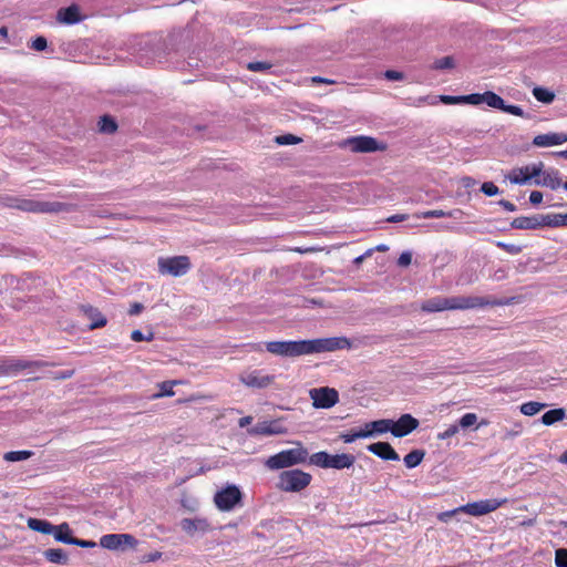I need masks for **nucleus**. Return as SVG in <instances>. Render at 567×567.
<instances>
[{
  "instance_id": "1",
  "label": "nucleus",
  "mask_w": 567,
  "mask_h": 567,
  "mask_svg": "<svg viewBox=\"0 0 567 567\" xmlns=\"http://www.w3.org/2000/svg\"><path fill=\"white\" fill-rule=\"evenodd\" d=\"M495 305H499V302L483 297L456 296L446 298L437 296L422 302L421 309L425 312H439L444 310H467Z\"/></svg>"
},
{
  "instance_id": "2",
  "label": "nucleus",
  "mask_w": 567,
  "mask_h": 567,
  "mask_svg": "<svg viewBox=\"0 0 567 567\" xmlns=\"http://www.w3.org/2000/svg\"><path fill=\"white\" fill-rule=\"evenodd\" d=\"M293 447L282 450L265 461V466L271 471L282 470L308 462L309 451L301 442H292Z\"/></svg>"
},
{
  "instance_id": "3",
  "label": "nucleus",
  "mask_w": 567,
  "mask_h": 567,
  "mask_svg": "<svg viewBox=\"0 0 567 567\" xmlns=\"http://www.w3.org/2000/svg\"><path fill=\"white\" fill-rule=\"evenodd\" d=\"M312 476L301 470L284 471L278 476L277 487L282 492L298 493L308 487Z\"/></svg>"
},
{
  "instance_id": "4",
  "label": "nucleus",
  "mask_w": 567,
  "mask_h": 567,
  "mask_svg": "<svg viewBox=\"0 0 567 567\" xmlns=\"http://www.w3.org/2000/svg\"><path fill=\"white\" fill-rule=\"evenodd\" d=\"M351 342L346 337H329L306 340V352L307 355L313 353L332 352L342 349H349Z\"/></svg>"
},
{
  "instance_id": "5",
  "label": "nucleus",
  "mask_w": 567,
  "mask_h": 567,
  "mask_svg": "<svg viewBox=\"0 0 567 567\" xmlns=\"http://www.w3.org/2000/svg\"><path fill=\"white\" fill-rule=\"evenodd\" d=\"M7 205L29 213H58L63 208V204L58 202H44L18 197L10 198Z\"/></svg>"
},
{
  "instance_id": "6",
  "label": "nucleus",
  "mask_w": 567,
  "mask_h": 567,
  "mask_svg": "<svg viewBox=\"0 0 567 567\" xmlns=\"http://www.w3.org/2000/svg\"><path fill=\"white\" fill-rule=\"evenodd\" d=\"M545 167L543 162L533 163L522 167L513 168L506 178L516 185H530L534 179L540 177L543 168Z\"/></svg>"
},
{
  "instance_id": "7",
  "label": "nucleus",
  "mask_w": 567,
  "mask_h": 567,
  "mask_svg": "<svg viewBox=\"0 0 567 567\" xmlns=\"http://www.w3.org/2000/svg\"><path fill=\"white\" fill-rule=\"evenodd\" d=\"M268 352L279 357L307 355L306 340L270 341L266 343Z\"/></svg>"
},
{
  "instance_id": "8",
  "label": "nucleus",
  "mask_w": 567,
  "mask_h": 567,
  "mask_svg": "<svg viewBox=\"0 0 567 567\" xmlns=\"http://www.w3.org/2000/svg\"><path fill=\"white\" fill-rule=\"evenodd\" d=\"M190 269V260L187 256H175L158 259V271L162 275L182 277Z\"/></svg>"
},
{
  "instance_id": "9",
  "label": "nucleus",
  "mask_w": 567,
  "mask_h": 567,
  "mask_svg": "<svg viewBox=\"0 0 567 567\" xmlns=\"http://www.w3.org/2000/svg\"><path fill=\"white\" fill-rule=\"evenodd\" d=\"M241 496V492L236 485H227L215 494L214 503L219 511L229 512L240 503Z\"/></svg>"
},
{
  "instance_id": "10",
  "label": "nucleus",
  "mask_w": 567,
  "mask_h": 567,
  "mask_svg": "<svg viewBox=\"0 0 567 567\" xmlns=\"http://www.w3.org/2000/svg\"><path fill=\"white\" fill-rule=\"evenodd\" d=\"M507 502L506 498L497 499V498H489V499H482L473 503H467L465 505L460 506V509H462V513L468 514L471 516H483L486 514H489L497 508H499L502 505H504Z\"/></svg>"
},
{
  "instance_id": "11",
  "label": "nucleus",
  "mask_w": 567,
  "mask_h": 567,
  "mask_svg": "<svg viewBox=\"0 0 567 567\" xmlns=\"http://www.w3.org/2000/svg\"><path fill=\"white\" fill-rule=\"evenodd\" d=\"M287 432L288 430L282 424L281 419L259 421L252 427L248 429V434L252 436L281 435Z\"/></svg>"
},
{
  "instance_id": "12",
  "label": "nucleus",
  "mask_w": 567,
  "mask_h": 567,
  "mask_svg": "<svg viewBox=\"0 0 567 567\" xmlns=\"http://www.w3.org/2000/svg\"><path fill=\"white\" fill-rule=\"evenodd\" d=\"M100 545L110 550H123L126 547H135L137 540L131 534H106L100 538Z\"/></svg>"
},
{
  "instance_id": "13",
  "label": "nucleus",
  "mask_w": 567,
  "mask_h": 567,
  "mask_svg": "<svg viewBox=\"0 0 567 567\" xmlns=\"http://www.w3.org/2000/svg\"><path fill=\"white\" fill-rule=\"evenodd\" d=\"M344 146L355 153H372L384 148L374 137L371 136H353L344 141Z\"/></svg>"
},
{
  "instance_id": "14",
  "label": "nucleus",
  "mask_w": 567,
  "mask_h": 567,
  "mask_svg": "<svg viewBox=\"0 0 567 567\" xmlns=\"http://www.w3.org/2000/svg\"><path fill=\"white\" fill-rule=\"evenodd\" d=\"M310 398L315 408L330 409L338 402L339 394L337 390L326 386L310 390Z\"/></svg>"
},
{
  "instance_id": "15",
  "label": "nucleus",
  "mask_w": 567,
  "mask_h": 567,
  "mask_svg": "<svg viewBox=\"0 0 567 567\" xmlns=\"http://www.w3.org/2000/svg\"><path fill=\"white\" fill-rule=\"evenodd\" d=\"M179 526L190 537L203 536L212 530L210 523L204 517L183 518Z\"/></svg>"
},
{
  "instance_id": "16",
  "label": "nucleus",
  "mask_w": 567,
  "mask_h": 567,
  "mask_svg": "<svg viewBox=\"0 0 567 567\" xmlns=\"http://www.w3.org/2000/svg\"><path fill=\"white\" fill-rule=\"evenodd\" d=\"M239 380L241 383L249 388L265 389L274 382L275 377L266 374L260 370H254L250 372L243 373L239 377Z\"/></svg>"
},
{
  "instance_id": "17",
  "label": "nucleus",
  "mask_w": 567,
  "mask_h": 567,
  "mask_svg": "<svg viewBox=\"0 0 567 567\" xmlns=\"http://www.w3.org/2000/svg\"><path fill=\"white\" fill-rule=\"evenodd\" d=\"M390 426L389 431L395 436V437H403L408 434H410L412 431H414L419 426V421L413 417L411 414H403L398 421L390 420Z\"/></svg>"
},
{
  "instance_id": "18",
  "label": "nucleus",
  "mask_w": 567,
  "mask_h": 567,
  "mask_svg": "<svg viewBox=\"0 0 567 567\" xmlns=\"http://www.w3.org/2000/svg\"><path fill=\"white\" fill-rule=\"evenodd\" d=\"M368 451L385 461H399L400 456L388 442H378L368 445Z\"/></svg>"
},
{
  "instance_id": "19",
  "label": "nucleus",
  "mask_w": 567,
  "mask_h": 567,
  "mask_svg": "<svg viewBox=\"0 0 567 567\" xmlns=\"http://www.w3.org/2000/svg\"><path fill=\"white\" fill-rule=\"evenodd\" d=\"M567 142L566 133H547L534 137L533 144L537 147H549Z\"/></svg>"
},
{
  "instance_id": "20",
  "label": "nucleus",
  "mask_w": 567,
  "mask_h": 567,
  "mask_svg": "<svg viewBox=\"0 0 567 567\" xmlns=\"http://www.w3.org/2000/svg\"><path fill=\"white\" fill-rule=\"evenodd\" d=\"M534 185L549 187L550 189H557L561 185V179L559 177V173L556 169H545L543 168V173L540 177H537L533 182Z\"/></svg>"
},
{
  "instance_id": "21",
  "label": "nucleus",
  "mask_w": 567,
  "mask_h": 567,
  "mask_svg": "<svg viewBox=\"0 0 567 567\" xmlns=\"http://www.w3.org/2000/svg\"><path fill=\"white\" fill-rule=\"evenodd\" d=\"M56 19L60 23L64 24H74L82 20L80 9L76 4L60 9Z\"/></svg>"
},
{
  "instance_id": "22",
  "label": "nucleus",
  "mask_w": 567,
  "mask_h": 567,
  "mask_svg": "<svg viewBox=\"0 0 567 567\" xmlns=\"http://www.w3.org/2000/svg\"><path fill=\"white\" fill-rule=\"evenodd\" d=\"M511 226L515 229H537L543 227V220H540V216H520L515 218Z\"/></svg>"
},
{
  "instance_id": "23",
  "label": "nucleus",
  "mask_w": 567,
  "mask_h": 567,
  "mask_svg": "<svg viewBox=\"0 0 567 567\" xmlns=\"http://www.w3.org/2000/svg\"><path fill=\"white\" fill-rule=\"evenodd\" d=\"M82 311L91 320L90 330L102 328L106 324V318L92 306H82Z\"/></svg>"
},
{
  "instance_id": "24",
  "label": "nucleus",
  "mask_w": 567,
  "mask_h": 567,
  "mask_svg": "<svg viewBox=\"0 0 567 567\" xmlns=\"http://www.w3.org/2000/svg\"><path fill=\"white\" fill-rule=\"evenodd\" d=\"M463 214L464 213L461 209H458V208L452 209V210H449V212H445L443 209H432V210H426V212H422L420 214H416V217L417 218H443V217H449V218L460 219V218H462Z\"/></svg>"
},
{
  "instance_id": "25",
  "label": "nucleus",
  "mask_w": 567,
  "mask_h": 567,
  "mask_svg": "<svg viewBox=\"0 0 567 567\" xmlns=\"http://www.w3.org/2000/svg\"><path fill=\"white\" fill-rule=\"evenodd\" d=\"M390 426V420H378L373 422H369L364 424V427L362 429V433H368L365 437L373 436L375 434H383L389 432Z\"/></svg>"
},
{
  "instance_id": "26",
  "label": "nucleus",
  "mask_w": 567,
  "mask_h": 567,
  "mask_svg": "<svg viewBox=\"0 0 567 567\" xmlns=\"http://www.w3.org/2000/svg\"><path fill=\"white\" fill-rule=\"evenodd\" d=\"M354 456L351 454H336L329 457V468L343 470L349 468L354 464Z\"/></svg>"
},
{
  "instance_id": "27",
  "label": "nucleus",
  "mask_w": 567,
  "mask_h": 567,
  "mask_svg": "<svg viewBox=\"0 0 567 567\" xmlns=\"http://www.w3.org/2000/svg\"><path fill=\"white\" fill-rule=\"evenodd\" d=\"M54 532H51L54 539L59 543L72 545L74 537L72 536V530L68 523H62L60 525H54Z\"/></svg>"
},
{
  "instance_id": "28",
  "label": "nucleus",
  "mask_w": 567,
  "mask_h": 567,
  "mask_svg": "<svg viewBox=\"0 0 567 567\" xmlns=\"http://www.w3.org/2000/svg\"><path fill=\"white\" fill-rule=\"evenodd\" d=\"M27 525L30 529L44 535H51V532L55 529L54 525L50 522L32 517L27 520Z\"/></svg>"
},
{
  "instance_id": "29",
  "label": "nucleus",
  "mask_w": 567,
  "mask_h": 567,
  "mask_svg": "<svg viewBox=\"0 0 567 567\" xmlns=\"http://www.w3.org/2000/svg\"><path fill=\"white\" fill-rule=\"evenodd\" d=\"M566 417V411L563 408L553 409L545 412L542 416V423L544 425H553L556 422L563 421Z\"/></svg>"
},
{
  "instance_id": "30",
  "label": "nucleus",
  "mask_w": 567,
  "mask_h": 567,
  "mask_svg": "<svg viewBox=\"0 0 567 567\" xmlns=\"http://www.w3.org/2000/svg\"><path fill=\"white\" fill-rule=\"evenodd\" d=\"M43 556L53 564L65 565L69 560L66 553L61 548L47 549Z\"/></svg>"
},
{
  "instance_id": "31",
  "label": "nucleus",
  "mask_w": 567,
  "mask_h": 567,
  "mask_svg": "<svg viewBox=\"0 0 567 567\" xmlns=\"http://www.w3.org/2000/svg\"><path fill=\"white\" fill-rule=\"evenodd\" d=\"M540 220H543V226H567V214L540 216Z\"/></svg>"
},
{
  "instance_id": "32",
  "label": "nucleus",
  "mask_w": 567,
  "mask_h": 567,
  "mask_svg": "<svg viewBox=\"0 0 567 567\" xmlns=\"http://www.w3.org/2000/svg\"><path fill=\"white\" fill-rule=\"evenodd\" d=\"M533 95L537 101L545 104H550L555 100V93L542 86L534 87Z\"/></svg>"
},
{
  "instance_id": "33",
  "label": "nucleus",
  "mask_w": 567,
  "mask_h": 567,
  "mask_svg": "<svg viewBox=\"0 0 567 567\" xmlns=\"http://www.w3.org/2000/svg\"><path fill=\"white\" fill-rule=\"evenodd\" d=\"M545 408H546L545 403L529 401V402L523 403L520 405L519 410L524 415L533 416V415L537 414L538 412H540L542 410H544Z\"/></svg>"
},
{
  "instance_id": "34",
  "label": "nucleus",
  "mask_w": 567,
  "mask_h": 567,
  "mask_svg": "<svg viewBox=\"0 0 567 567\" xmlns=\"http://www.w3.org/2000/svg\"><path fill=\"white\" fill-rule=\"evenodd\" d=\"M423 457H424L423 451L414 450V451L408 453L404 456L403 461L408 468H414L422 462Z\"/></svg>"
},
{
  "instance_id": "35",
  "label": "nucleus",
  "mask_w": 567,
  "mask_h": 567,
  "mask_svg": "<svg viewBox=\"0 0 567 567\" xmlns=\"http://www.w3.org/2000/svg\"><path fill=\"white\" fill-rule=\"evenodd\" d=\"M329 457L330 454L327 452H317L312 455H309L308 461L310 464L319 466L321 468H329Z\"/></svg>"
},
{
  "instance_id": "36",
  "label": "nucleus",
  "mask_w": 567,
  "mask_h": 567,
  "mask_svg": "<svg viewBox=\"0 0 567 567\" xmlns=\"http://www.w3.org/2000/svg\"><path fill=\"white\" fill-rule=\"evenodd\" d=\"M483 103L487 104L489 107L501 110L504 107V100L492 91L484 92Z\"/></svg>"
},
{
  "instance_id": "37",
  "label": "nucleus",
  "mask_w": 567,
  "mask_h": 567,
  "mask_svg": "<svg viewBox=\"0 0 567 567\" xmlns=\"http://www.w3.org/2000/svg\"><path fill=\"white\" fill-rule=\"evenodd\" d=\"M182 383L181 381H165L159 383L161 391L153 395L154 399L163 398V396H173L175 392L173 391V386Z\"/></svg>"
},
{
  "instance_id": "38",
  "label": "nucleus",
  "mask_w": 567,
  "mask_h": 567,
  "mask_svg": "<svg viewBox=\"0 0 567 567\" xmlns=\"http://www.w3.org/2000/svg\"><path fill=\"white\" fill-rule=\"evenodd\" d=\"M100 131L103 133H113L116 131L117 125L113 117L104 115L99 122Z\"/></svg>"
},
{
  "instance_id": "39",
  "label": "nucleus",
  "mask_w": 567,
  "mask_h": 567,
  "mask_svg": "<svg viewBox=\"0 0 567 567\" xmlns=\"http://www.w3.org/2000/svg\"><path fill=\"white\" fill-rule=\"evenodd\" d=\"M33 453L31 451H11L7 452L3 458L8 462H20L31 457Z\"/></svg>"
},
{
  "instance_id": "40",
  "label": "nucleus",
  "mask_w": 567,
  "mask_h": 567,
  "mask_svg": "<svg viewBox=\"0 0 567 567\" xmlns=\"http://www.w3.org/2000/svg\"><path fill=\"white\" fill-rule=\"evenodd\" d=\"M272 68V64L266 61H254L247 64V69L252 72H267Z\"/></svg>"
},
{
  "instance_id": "41",
  "label": "nucleus",
  "mask_w": 567,
  "mask_h": 567,
  "mask_svg": "<svg viewBox=\"0 0 567 567\" xmlns=\"http://www.w3.org/2000/svg\"><path fill=\"white\" fill-rule=\"evenodd\" d=\"M299 142H301V138L292 134H285L276 137V143L279 145H293Z\"/></svg>"
},
{
  "instance_id": "42",
  "label": "nucleus",
  "mask_w": 567,
  "mask_h": 567,
  "mask_svg": "<svg viewBox=\"0 0 567 567\" xmlns=\"http://www.w3.org/2000/svg\"><path fill=\"white\" fill-rule=\"evenodd\" d=\"M477 422V415L475 413L464 414L458 422V427L467 429Z\"/></svg>"
},
{
  "instance_id": "43",
  "label": "nucleus",
  "mask_w": 567,
  "mask_h": 567,
  "mask_svg": "<svg viewBox=\"0 0 567 567\" xmlns=\"http://www.w3.org/2000/svg\"><path fill=\"white\" fill-rule=\"evenodd\" d=\"M454 66V60L452 56H444L434 62L433 68L436 70L452 69Z\"/></svg>"
},
{
  "instance_id": "44",
  "label": "nucleus",
  "mask_w": 567,
  "mask_h": 567,
  "mask_svg": "<svg viewBox=\"0 0 567 567\" xmlns=\"http://www.w3.org/2000/svg\"><path fill=\"white\" fill-rule=\"evenodd\" d=\"M555 564L557 567H567V549L559 548L556 550Z\"/></svg>"
},
{
  "instance_id": "45",
  "label": "nucleus",
  "mask_w": 567,
  "mask_h": 567,
  "mask_svg": "<svg viewBox=\"0 0 567 567\" xmlns=\"http://www.w3.org/2000/svg\"><path fill=\"white\" fill-rule=\"evenodd\" d=\"M368 433H362V429L359 431H353L350 433H346L341 435V439L344 443H352L358 439H364Z\"/></svg>"
},
{
  "instance_id": "46",
  "label": "nucleus",
  "mask_w": 567,
  "mask_h": 567,
  "mask_svg": "<svg viewBox=\"0 0 567 567\" xmlns=\"http://www.w3.org/2000/svg\"><path fill=\"white\" fill-rule=\"evenodd\" d=\"M483 97H484V93H482V94L473 93V94L462 96V102L468 103L472 105H478V104L483 103Z\"/></svg>"
},
{
  "instance_id": "47",
  "label": "nucleus",
  "mask_w": 567,
  "mask_h": 567,
  "mask_svg": "<svg viewBox=\"0 0 567 567\" xmlns=\"http://www.w3.org/2000/svg\"><path fill=\"white\" fill-rule=\"evenodd\" d=\"M481 190L486 195V196H495L499 193V189L498 187L492 183V182H485L482 184V187H481Z\"/></svg>"
},
{
  "instance_id": "48",
  "label": "nucleus",
  "mask_w": 567,
  "mask_h": 567,
  "mask_svg": "<svg viewBox=\"0 0 567 567\" xmlns=\"http://www.w3.org/2000/svg\"><path fill=\"white\" fill-rule=\"evenodd\" d=\"M496 246L502 248L503 250L512 254V255H517L522 251V248L517 245H514V244H506V243H503V241H497L496 243Z\"/></svg>"
},
{
  "instance_id": "49",
  "label": "nucleus",
  "mask_w": 567,
  "mask_h": 567,
  "mask_svg": "<svg viewBox=\"0 0 567 567\" xmlns=\"http://www.w3.org/2000/svg\"><path fill=\"white\" fill-rule=\"evenodd\" d=\"M458 433V425L452 424L444 432L437 434L439 440H446Z\"/></svg>"
},
{
  "instance_id": "50",
  "label": "nucleus",
  "mask_w": 567,
  "mask_h": 567,
  "mask_svg": "<svg viewBox=\"0 0 567 567\" xmlns=\"http://www.w3.org/2000/svg\"><path fill=\"white\" fill-rule=\"evenodd\" d=\"M48 45V41L44 37H38L35 38L30 47L31 49L35 50V51H43Z\"/></svg>"
},
{
  "instance_id": "51",
  "label": "nucleus",
  "mask_w": 567,
  "mask_h": 567,
  "mask_svg": "<svg viewBox=\"0 0 567 567\" xmlns=\"http://www.w3.org/2000/svg\"><path fill=\"white\" fill-rule=\"evenodd\" d=\"M457 513H462V509L460 507L454 508L452 511L442 512L437 515V519L442 523H447L451 517L456 515Z\"/></svg>"
},
{
  "instance_id": "52",
  "label": "nucleus",
  "mask_w": 567,
  "mask_h": 567,
  "mask_svg": "<svg viewBox=\"0 0 567 567\" xmlns=\"http://www.w3.org/2000/svg\"><path fill=\"white\" fill-rule=\"evenodd\" d=\"M501 110L504 111L505 113L513 114V115H516V116H523L524 115L523 109L517 106V105H506L504 103V107H502Z\"/></svg>"
},
{
  "instance_id": "53",
  "label": "nucleus",
  "mask_w": 567,
  "mask_h": 567,
  "mask_svg": "<svg viewBox=\"0 0 567 567\" xmlns=\"http://www.w3.org/2000/svg\"><path fill=\"white\" fill-rule=\"evenodd\" d=\"M153 337H154V334H153L152 332H151L147 337H145V336L143 334V332H142V331H140V330H134V331L131 333V339H132L133 341H135V342L144 341V340H146V341H151V340H153Z\"/></svg>"
},
{
  "instance_id": "54",
  "label": "nucleus",
  "mask_w": 567,
  "mask_h": 567,
  "mask_svg": "<svg viewBox=\"0 0 567 567\" xmlns=\"http://www.w3.org/2000/svg\"><path fill=\"white\" fill-rule=\"evenodd\" d=\"M384 76H385V79H388L390 81H401L404 79V74L402 72L394 71V70L385 71Z\"/></svg>"
},
{
  "instance_id": "55",
  "label": "nucleus",
  "mask_w": 567,
  "mask_h": 567,
  "mask_svg": "<svg viewBox=\"0 0 567 567\" xmlns=\"http://www.w3.org/2000/svg\"><path fill=\"white\" fill-rule=\"evenodd\" d=\"M411 261H412L411 252L404 251L400 255V257L398 259V265L401 267H406L411 264Z\"/></svg>"
},
{
  "instance_id": "56",
  "label": "nucleus",
  "mask_w": 567,
  "mask_h": 567,
  "mask_svg": "<svg viewBox=\"0 0 567 567\" xmlns=\"http://www.w3.org/2000/svg\"><path fill=\"white\" fill-rule=\"evenodd\" d=\"M72 545H75V546H79V547H82V548H93L96 546V544L92 540H84V539H79V538H75L73 539V543Z\"/></svg>"
},
{
  "instance_id": "57",
  "label": "nucleus",
  "mask_w": 567,
  "mask_h": 567,
  "mask_svg": "<svg viewBox=\"0 0 567 567\" xmlns=\"http://www.w3.org/2000/svg\"><path fill=\"white\" fill-rule=\"evenodd\" d=\"M439 99L445 104H456L462 102V96L441 95Z\"/></svg>"
},
{
  "instance_id": "58",
  "label": "nucleus",
  "mask_w": 567,
  "mask_h": 567,
  "mask_svg": "<svg viewBox=\"0 0 567 567\" xmlns=\"http://www.w3.org/2000/svg\"><path fill=\"white\" fill-rule=\"evenodd\" d=\"M543 200V194L538 190H533L529 195V202L533 204V205H538L540 204Z\"/></svg>"
},
{
  "instance_id": "59",
  "label": "nucleus",
  "mask_w": 567,
  "mask_h": 567,
  "mask_svg": "<svg viewBox=\"0 0 567 567\" xmlns=\"http://www.w3.org/2000/svg\"><path fill=\"white\" fill-rule=\"evenodd\" d=\"M162 555H163V554H162L161 551H157V550H156V551H153V553H150V554L145 555V556L143 557V560H144V561H147V563H150V561H156V560H158V559L162 557Z\"/></svg>"
},
{
  "instance_id": "60",
  "label": "nucleus",
  "mask_w": 567,
  "mask_h": 567,
  "mask_svg": "<svg viewBox=\"0 0 567 567\" xmlns=\"http://www.w3.org/2000/svg\"><path fill=\"white\" fill-rule=\"evenodd\" d=\"M144 309V306L140 302H134L130 310H128V313L131 316H135V315H138L142 310Z\"/></svg>"
},
{
  "instance_id": "61",
  "label": "nucleus",
  "mask_w": 567,
  "mask_h": 567,
  "mask_svg": "<svg viewBox=\"0 0 567 567\" xmlns=\"http://www.w3.org/2000/svg\"><path fill=\"white\" fill-rule=\"evenodd\" d=\"M406 217H408V216H406V215H404V214H395V215L390 216V217L386 219V221H389V223H400V221L405 220V219H406Z\"/></svg>"
},
{
  "instance_id": "62",
  "label": "nucleus",
  "mask_w": 567,
  "mask_h": 567,
  "mask_svg": "<svg viewBox=\"0 0 567 567\" xmlns=\"http://www.w3.org/2000/svg\"><path fill=\"white\" fill-rule=\"evenodd\" d=\"M499 205L504 207V209H506L507 212H515L516 210V206L508 202V200H505V199H502L499 200Z\"/></svg>"
},
{
  "instance_id": "63",
  "label": "nucleus",
  "mask_w": 567,
  "mask_h": 567,
  "mask_svg": "<svg viewBox=\"0 0 567 567\" xmlns=\"http://www.w3.org/2000/svg\"><path fill=\"white\" fill-rule=\"evenodd\" d=\"M252 422V416H244L239 420L238 424L240 427H245Z\"/></svg>"
},
{
  "instance_id": "64",
  "label": "nucleus",
  "mask_w": 567,
  "mask_h": 567,
  "mask_svg": "<svg viewBox=\"0 0 567 567\" xmlns=\"http://www.w3.org/2000/svg\"><path fill=\"white\" fill-rule=\"evenodd\" d=\"M462 182L464 187H471L475 184V181L471 177H464Z\"/></svg>"
}]
</instances>
